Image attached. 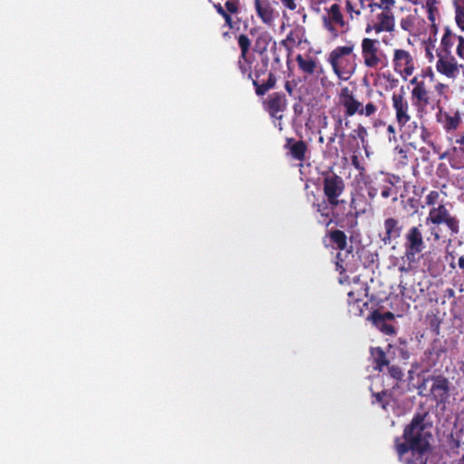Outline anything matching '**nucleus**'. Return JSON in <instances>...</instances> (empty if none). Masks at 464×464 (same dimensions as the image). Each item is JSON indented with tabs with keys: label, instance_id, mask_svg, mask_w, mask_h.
I'll list each match as a JSON object with an SVG mask.
<instances>
[{
	"label": "nucleus",
	"instance_id": "58836bf2",
	"mask_svg": "<svg viewBox=\"0 0 464 464\" xmlns=\"http://www.w3.org/2000/svg\"><path fill=\"white\" fill-rule=\"evenodd\" d=\"M362 8H355L352 0H345V11L349 14L350 18L353 20V15L360 16L362 14Z\"/></svg>",
	"mask_w": 464,
	"mask_h": 464
},
{
	"label": "nucleus",
	"instance_id": "7c9ffc66",
	"mask_svg": "<svg viewBox=\"0 0 464 464\" xmlns=\"http://www.w3.org/2000/svg\"><path fill=\"white\" fill-rule=\"evenodd\" d=\"M372 396L373 398L372 401V404L378 403L384 411H387V407L392 400V392L388 391H382L380 392H372Z\"/></svg>",
	"mask_w": 464,
	"mask_h": 464
},
{
	"label": "nucleus",
	"instance_id": "5fc2aeb1",
	"mask_svg": "<svg viewBox=\"0 0 464 464\" xmlns=\"http://www.w3.org/2000/svg\"><path fill=\"white\" fill-rule=\"evenodd\" d=\"M213 7L220 16L226 14V13L227 12V8L225 6H222L220 3H213Z\"/></svg>",
	"mask_w": 464,
	"mask_h": 464
},
{
	"label": "nucleus",
	"instance_id": "ea45409f",
	"mask_svg": "<svg viewBox=\"0 0 464 464\" xmlns=\"http://www.w3.org/2000/svg\"><path fill=\"white\" fill-rule=\"evenodd\" d=\"M440 192L437 190H431L426 197V205L430 207H436L435 205L440 201Z\"/></svg>",
	"mask_w": 464,
	"mask_h": 464
},
{
	"label": "nucleus",
	"instance_id": "de8ad7c7",
	"mask_svg": "<svg viewBox=\"0 0 464 464\" xmlns=\"http://www.w3.org/2000/svg\"><path fill=\"white\" fill-rule=\"evenodd\" d=\"M459 44L457 46L456 53L461 59L464 57V37L462 35L457 36Z\"/></svg>",
	"mask_w": 464,
	"mask_h": 464
},
{
	"label": "nucleus",
	"instance_id": "09e8293b",
	"mask_svg": "<svg viewBox=\"0 0 464 464\" xmlns=\"http://www.w3.org/2000/svg\"><path fill=\"white\" fill-rule=\"evenodd\" d=\"M407 204L411 209L414 210V212H417L420 206V199L416 198H409L407 200Z\"/></svg>",
	"mask_w": 464,
	"mask_h": 464
},
{
	"label": "nucleus",
	"instance_id": "052dcab7",
	"mask_svg": "<svg viewBox=\"0 0 464 464\" xmlns=\"http://www.w3.org/2000/svg\"><path fill=\"white\" fill-rule=\"evenodd\" d=\"M455 296V291L452 288H447L444 291V297L445 298H453Z\"/></svg>",
	"mask_w": 464,
	"mask_h": 464
},
{
	"label": "nucleus",
	"instance_id": "bb28decb",
	"mask_svg": "<svg viewBox=\"0 0 464 464\" xmlns=\"http://www.w3.org/2000/svg\"><path fill=\"white\" fill-rule=\"evenodd\" d=\"M349 140L351 141H357L360 140L362 143V146L366 149L368 146V130L366 127H364L362 123H358L353 129L350 134H349Z\"/></svg>",
	"mask_w": 464,
	"mask_h": 464
},
{
	"label": "nucleus",
	"instance_id": "3c124183",
	"mask_svg": "<svg viewBox=\"0 0 464 464\" xmlns=\"http://www.w3.org/2000/svg\"><path fill=\"white\" fill-rule=\"evenodd\" d=\"M407 262H408L407 264L403 263L398 266V270L401 273H409L413 269L412 264L414 262H410V261H407Z\"/></svg>",
	"mask_w": 464,
	"mask_h": 464
},
{
	"label": "nucleus",
	"instance_id": "e433bc0d",
	"mask_svg": "<svg viewBox=\"0 0 464 464\" xmlns=\"http://www.w3.org/2000/svg\"><path fill=\"white\" fill-rule=\"evenodd\" d=\"M452 37L453 34L451 33L450 29L447 27L441 38V45L443 50L448 53H450V50L453 46Z\"/></svg>",
	"mask_w": 464,
	"mask_h": 464
},
{
	"label": "nucleus",
	"instance_id": "2f4dec72",
	"mask_svg": "<svg viewBox=\"0 0 464 464\" xmlns=\"http://www.w3.org/2000/svg\"><path fill=\"white\" fill-rule=\"evenodd\" d=\"M453 6L456 24L464 32V0H453Z\"/></svg>",
	"mask_w": 464,
	"mask_h": 464
},
{
	"label": "nucleus",
	"instance_id": "cd10ccee",
	"mask_svg": "<svg viewBox=\"0 0 464 464\" xmlns=\"http://www.w3.org/2000/svg\"><path fill=\"white\" fill-rule=\"evenodd\" d=\"M253 85L256 88V93L258 96L265 95L270 89H273L276 86V78L273 72H269L268 79L264 83H259L258 80L253 79L252 80Z\"/></svg>",
	"mask_w": 464,
	"mask_h": 464
},
{
	"label": "nucleus",
	"instance_id": "6e6d98bb",
	"mask_svg": "<svg viewBox=\"0 0 464 464\" xmlns=\"http://www.w3.org/2000/svg\"><path fill=\"white\" fill-rule=\"evenodd\" d=\"M366 187H367V192H368L369 198L371 199L374 198L378 194V188L372 185H368V184H366Z\"/></svg>",
	"mask_w": 464,
	"mask_h": 464
},
{
	"label": "nucleus",
	"instance_id": "bf43d9fd",
	"mask_svg": "<svg viewBox=\"0 0 464 464\" xmlns=\"http://www.w3.org/2000/svg\"><path fill=\"white\" fill-rule=\"evenodd\" d=\"M294 113L296 116H299L303 112V107L300 103H295L293 106Z\"/></svg>",
	"mask_w": 464,
	"mask_h": 464
},
{
	"label": "nucleus",
	"instance_id": "c85d7f7f",
	"mask_svg": "<svg viewBox=\"0 0 464 464\" xmlns=\"http://www.w3.org/2000/svg\"><path fill=\"white\" fill-rule=\"evenodd\" d=\"M301 43L302 38L299 31L291 30L286 35V38L281 41V45L290 52L295 46L299 45Z\"/></svg>",
	"mask_w": 464,
	"mask_h": 464
},
{
	"label": "nucleus",
	"instance_id": "2eb2a0df",
	"mask_svg": "<svg viewBox=\"0 0 464 464\" xmlns=\"http://www.w3.org/2000/svg\"><path fill=\"white\" fill-rule=\"evenodd\" d=\"M440 102L441 101L435 102L437 106L435 109L438 110L436 112L437 122L440 123L447 132L456 130L461 123L460 113L458 111L454 112L444 111L440 106Z\"/></svg>",
	"mask_w": 464,
	"mask_h": 464
},
{
	"label": "nucleus",
	"instance_id": "e2e57ef3",
	"mask_svg": "<svg viewBox=\"0 0 464 464\" xmlns=\"http://www.w3.org/2000/svg\"><path fill=\"white\" fill-rule=\"evenodd\" d=\"M426 55L430 61H432L434 58L431 47L430 45L426 46Z\"/></svg>",
	"mask_w": 464,
	"mask_h": 464
},
{
	"label": "nucleus",
	"instance_id": "9d476101",
	"mask_svg": "<svg viewBox=\"0 0 464 464\" xmlns=\"http://www.w3.org/2000/svg\"><path fill=\"white\" fill-rule=\"evenodd\" d=\"M325 11L326 14L322 17L323 26L333 38H337L340 34L337 27H346L345 31L348 30L347 22L344 20L341 6L338 4H334Z\"/></svg>",
	"mask_w": 464,
	"mask_h": 464
},
{
	"label": "nucleus",
	"instance_id": "c03bdc74",
	"mask_svg": "<svg viewBox=\"0 0 464 464\" xmlns=\"http://www.w3.org/2000/svg\"><path fill=\"white\" fill-rule=\"evenodd\" d=\"M401 346L398 348V351L400 353V356L403 360H408L411 356L410 352L407 349V342L405 340H400Z\"/></svg>",
	"mask_w": 464,
	"mask_h": 464
},
{
	"label": "nucleus",
	"instance_id": "393cba45",
	"mask_svg": "<svg viewBox=\"0 0 464 464\" xmlns=\"http://www.w3.org/2000/svg\"><path fill=\"white\" fill-rule=\"evenodd\" d=\"M225 7L227 12L226 14L222 15V18L225 20V24L229 28L233 29L235 26V22L233 21L232 14H237L239 12V2L237 0H227L225 3Z\"/></svg>",
	"mask_w": 464,
	"mask_h": 464
},
{
	"label": "nucleus",
	"instance_id": "0eeeda50",
	"mask_svg": "<svg viewBox=\"0 0 464 464\" xmlns=\"http://www.w3.org/2000/svg\"><path fill=\"white\" fill-rule=\"evenodd\" d=\"M361 48L364 66L372 70H380L383 65L385 55L380 49L379 41L365 37L362 40Z\"/></svg>",
	"mask_w": 464,
	"mask_h": 464
},
{
	"label": "nucleus",
	"instance_id": "69168bd1",
	"mask_svg": "<svg viewBox=\"0 0 464 464\" xmlns=\"http://www.w3.org/2000/svg\"><path fill=\"white\" fill-rule=\"evenodd\" d=\"M452 168L459 169L464 166V162H450Z\"/></svg>",
	"mask_w": 464,
	"mask_h": 464
},
{
	"label": "nucleus",
	"instance_id": "aec40b11",
	"mask_svg": "<svg viewBox=\"0 0 464 464\" xmlns=\"http://www.w3.org/2000/svg\"><path fill=\"white\" fill-rule=\"evenodd\" d=\"M312 206L321 217V219H318V223L328 227L334 222V219L331 218V205L328 203V199L322 198L321 200L314 201Z\"/></svg>",
	"mask_w": 464,
	"mask_h": 464
},
{
	"label": "nucleus",
	"instance_id": "dca6fc26",
	"mask_svg": "<svg viewBox=\"0 0 464 464\" xmlns=\"http://www.w3.org/2000/svg\"><path fill=\"white\" fill-rule=\"evenodd\" d=\"M376 19L377 22L373 24H367L365 28L366 33L369 34L372 31H374L375 34H380L382 32L391 33L394 30L395 20L392 11H382L376 15Z\"/></svg>",
	"mask_w": 464,
	"mask_h": 464
},
{
	"label": "nucleus",
	"instance_id": "39448f33",
	"mask_svg": "<svg viewBox=\"0 0 464 464\" xmlns=\"http://www.w3.org/2000/svg\"><path fill=\"white\" fill-rule=\"evenodd\" d=\"M410 82L413 85L411 97L412 105L416 108L417 111L422 112L429 106L434 110L437 107L435 102L440 101V99L430 95L429 85L424 79L413 77Z\"/></svg>",
	"mask_w": 464,
	"mask_h": 464
},
{
	"label": "nucleus",
	"instance_id": "79ce46f5",
	"mask_svg": "<svg viewBox=\"0 0 464 464\" xmlns=\"http://www.w3.org/2000/svg\"><path fill=\"white\" fill-rule=\"evenodd\" d=\"M399 288L400 293L403 297L415 301L414 293L407 288L406 284L402 281V279L400 280Z\"/></svg>",
	"mask_w": 464,
	"mask_h": 464
},
{
	"label": "nucleus",
	"instance_id": "49530a36",
	"mask_svg": "<svg viewBox=\"0 0 464 464\" xmlns=\"http://www.w3.org/2000/svg\"><path fill=\"white\" fill-rule=\"evenodd\" d=\"M415 77H420V79H424L426 82L427 79H429L430 82H432L434 80V72L431 70V68H427L425 71H422V72L419 75H416Z\"/></svg>",
	"mask_w": 464,
	"mask_h": 464
},
{
	"label": "nucleus",
	"instance_id": "423d86ee",
	"mask_svg": "<svg viewBox=\"0 0 464 464\" xmlns=\"http://www.w3.org/2000/svg\"><path fill=\"white\" fill-rule=\"evenodd\" d=\"M404 256L407 261L416 262V256L420 254L426 247L421 224L411 227L404 235Z\"/></svg>",
	"mask_w": 464,
	"mask_h": 464
},
{
	"label": "nucleus",
	"instance_id": "c756f323",
	"mask_svg": "<svg viewBox=\"0 0 464 464\" xmlns=\"http://www.w3.org/2000/svg\"><path fill=\"white\" fill-rule=\"evenodd\" d=\"M381 196L383 198L392 197L393 201L397 199V191L394 189V182L391 177H385L382 179Z\"/></svg>",
	"mask_w": 464,
	"mask_h": 464
},
{
	"label": "nucleus",
	"instance_id": "680f3d73",
	"mask_svg": "<svg viewBox=\"0 0 464 464\" xmlns=\"http://www.w3.org/2000/svg\"><path fill=\"white\" fill-rule=\"evenodd\" d=\"M382 319L385 321L394 319V314L392 312H385L383 314L382 313Z\"/></svg>",
	"mask_w": 464,
	"mask_h": 464
},
{
	"label": "nucleus",
	"instance_id": "6e6552de",
	"mask_svg": "<svg viewBox=\"0 0 464 464\" xmlns=\"http://www.w3.org/2000/svg\"><path fill=\"white\" fill-rule=\"evenodd\" d=\"M392 63L394 72L404 80L411 76L416 69L415 57L411 52L402 48L393 50Z\"/></svg>",
	"mask_w": 464,
	"mask_h": 464
},
{
	"label": "nucleus",
	"instance_id": "6ab92c4d",
	"mask_svg": "<svg viewBox=\"0 0 464 464\" xmlns=\"http://www.w3.org/2000/svg\"><path fill=\"white\" fill-rule=\"evenodd\" d=\"M403 226L398 218H387L383 221L384 233L382 241L385 244H391L393 240L398 239L402 232Z\"/></svg>",
	"mask_w": 464,
	"mask_h": 464
},
{
	"label": "nucleus",
	"instance_id": "412c9836",
	"mask_svg": "<svg viewBox=\"0 0 464 464\" xmlns=\"http://www.w3.org/2000/svg\"><path fill=\"white\" fill-rule=\"evenodd\" d=\"M255 9L264 24H270L275 19V11L268 0H256Z\"/></svg>",
	"mask_w": 464,
	"mask_h": 464
},
{
	"label": "nucleus",
	"instance_id": "4c0bfd02",
	"mask_svg": "<svg viewBox=\"0 0 464 464\" xmlns=\"http://www.w3.org/2000/svg\"><path fill=\"white\" fill-rule=\"evenodd\" d=\"M387 367H388L389 375L392 379H394L396 381L402 380L404 373H403L402 370L401 369V367H399L397 365H391V366H387Z\"/></svg>",
	"mask_w": 464,
	"mask_h": 464
},
{
	"label": "nucleus",
	"instance_id": "774afa93",
	"mask_svg": "<svg viewBox=\"0 0 464 464\" xmlns=\"http://www.w3.org/2000/svg\"><path fill=\"white\" fill-rule=\"evenodd\" d=\"M264 72L265 71L256 70V72H255L256 79L258 80V78L260 77V75H262V73H264Z\"/></svg>",
	"mask_w": 464,
	"mask_h": 464
},
{
	"label": "nucleus",
	"instance_id": "f3484780",
	"mask_svg": "<svg viewBox=\"0 0 464 464\" xmlns=\"http://www.w3.org/2000/svg\"><path fill=\"white\" fill-rule=\"evenodd\" d=\"M438 57L439 59L436 63L437 71L448 78H457L459 73V67L463 66H459L456 59L451 55L443 56L440 53H438Z\"/></svg>",
	"mask_w": 464,
	"mask_h": 464
},
{
	"label": "nucleus",
	"instance_id": "9b49d317",
	"mask_svg": "<svg viewBox=\"0 0 464 464\" xmlns=\"http://www.w3.org/2000/svg\"><path fill=\"white\" fill-rule=\"evenodd\" d=\"M344 188L343 178L337 174L332 173L324 177L323 191L332 208H336L340 204L338 198L343 193Z\"/></svg>",
	"mask_w": 464,
	"mask_h": 464
},
{
	"label": "nucleus",
	"instance_id": "338daca9",
	"mask_svg": "<svg viewBox=\"0 0 464 464\" xmlns=\"http://www.w3.org/2000/svg\"><path fill=\"white\" fill-rule=\"evenodd\" d=\"M387 131L390 133V134H392L393 136L395 135V127L393 125H389L387 127Z\"/></svg>",
	"mask_w": 464,
	"mask_h": 464
},
{
	"label": "nucleus",
	"instance_id": "c9c22d12",
	"mask_svg": "<svg viewBox=\"0 0 464 464\" xmlns=\"http://www.w3.org/2000/svg\"><path fill=\"white\" fill-rule=\"evenodd\" d=\"M430 330L436 335L440 334L441 320L437 314L427 315Z\"/></svg>",
	"mask_w": 464,
	"mask_h": 464
},
{
	"label": "nucleus",
	"instance_id": "72a5a7b5",
	"mask_svg": "<svg viewBox=\"0 0 464 464\" xmlns=\"http://www.w3.org/2000/svg\"><path fill=\"white\" fill-rule=\"evenodd\" d=\"M237 43L241 51L240 59H244L245 62H246V55L250 49L251 41L247 35L240 34L237 37Z\"/></svg>",
	"mask_w": 464,
	"mask_h": 464
},
{
	"label": "nucleus",
	"instance_id": "f03ea898",
	"mask_svg": "<svg viewBox=\"0 0 464 464\" xmlns=\"http://www.w3.org/2000/svg\"><path fill=\"white\" fill-rule=\"evenodd\" d=\"M354 49L355 44L348 41L345 45L336 46L328 55L327 62L340 80H349L357 69V54Z\"/></svg>",
	"mask_w": 464,
	"mask_h": 464
},
{
	"label": "nucleus",
	"instance_id": "f704fd0d",
	"mask_svg": "<svg viewBox=\"0 0 464 464\" xmlns=\"http://www.w3.org/2000/svg\"><path fill=\"white\" fill-rule=\"evenodd\" d=\"M453 156L459 160H464V134L456 139L452 147Z\"/></svg>",
	"mask_w": 464,
	"mask_h": 464
},
{
	"label": "nucleus",
	"instance_id": "1a4fd4ad",
	"mask_svg": "<svg viewBox=\"0 0 464 464\" xmlns=\"http://www.w3.org/2000/svg\"><path fill=\"white\" fill-rule=\"evenodd\" d=\"M448 353L447 342L440 338L433 339L421 355V363L427 370L441 363L442 357Z\"/></svg>",
	"mask_w": 464,
	"mask_h": 464
},
{
	"label": "nucleus",
	"instance_id": "8fccbe9b",
	"mask_svg": "<svg viewBox=\"0 0 464 464\" xmlns=\"http://www.w3.org/2000/svg\"><path fill=\"white\" fill-rule=\"evenodd\" d=\"M281 4L285 7L286 9L290 11H294L297 7V4L295 0H280Z\"/></svg>",
	"mask_w": 464,
	"mask_h": 464
},
{
	"label": "nucleus",
	"instance_id": "5701e85b",
	"mask_svg": "<svg viewBox=\"0 0 464 464\" xmlns=\"http://www.w3.org/2000/svg\"><path fill=\"white\" fill-rule=\"evenodd\" d=\"M372 324L382 333L387 335H392L396 333L395 327L382 319V313L374 310L370 316Z\"/></svg>",
	"mask_w": 464,
	"mask_h": 464
},
{
	"label": "nucleus",
	"instance_id": "a211bd4d",
	"mask_svg": "<svg viewBox=\"0 0 464 464\" xmlns=\"http://www.w3.org/2000/svg\"><path fill=\"white\" fill-rule=\"evenodd\" d=\"M284 149L287 155L294 160L304 162L305 160L308 146L305 141L295 140L294 138H286Z\"/></svg>",
	"mask_w": 464,
	"mask_h": 464
},
{
	"label": "nucleus",
	"instance_id": "a18cd8bd",
	"mask_svg": "<svg viewBox=\"0 0 464 464\" xmlns=\"http://www.w3.org/2000/svg\"><path fill=\"white\" fill-rule=\"evenodd\" d=\"M243 61H245V60L240 59V58L238 59V62H237L238 69L240 70V72H242L243 75L247 74L248 78H252L250 67L248 65H246L245 63H243Z\"/></svg>",
	"mask_w": 464,
	"mask_h": 464
},
{
	"label": "nucleus",
	"instance_id": "7ed1b4c3",
	"mask_svg": "<svg viewBox=\"0 0 464 464\" xmlns=\"http://www.w3.org/2000/svg\"><path fill=\"white\" fill-rule=\"evenodd\" d=\"M425 224L430 226V234L437 242L441 239V225L446 226L450 236H456L460 231L459 219L442 203L430 208Z\"/></svg>",
	"mask_w": 464,
	"mask_h": 464
},
{
	"label": "nucleus",
	"instance_id": "864d4df0",
	"mask_svg": "<svg viewBox=\"0 0 464 464\" xmlns=\"http://www.w3.org/2000/svg\"><path fill=\"white\" fill-rule=\"evenodd\" d=\"M352 165L361 172L364 170V168L361 165L357 155H353L351 158Z\"/></svg>",
	"mask_w": 464,
	"mask_h": 464
},
{
	"label": "nucleus",
	"instance_id": "a19ab883",
	"mask_svg": "<svg viewBox=\"0 0 464 464\" xmlns=\"http://www.w3.org/2000/svg\"><path fill=\"white\" fill-rule=\"evenodd\" d=\"M420 139L422 141H424L425 143H427L428 145L430 146H433V142H432V132L427 128L425 127L424 125H421L420 126Z\"/></svg>",
	"mask_w": 464,
	"mask_h": 464
},
{
	"label": "nucleus",
	"instance_id": "37998d69",
	"mask_svg": "<svg viewBox=\"0 0 464 464\" xmlns=\"http://www.w3.org/2000/svg\"><path fill=\"white\" fill-rule=\"evenodd\" d=\"M394 5V0H380L379 3H375L373 5L382 9L383 11H391Z\"/></svg>",
	"mask_w": 464,
	"mask_h": 464
},
{
	"label": "nucleus",
	"instance_id": "0e129e2a",
	"mask_svg": "<svg viewBox=\"0 0 464 464\" xmlns=\"http://www.w3.org/2000/svg\"><path fill=\"white\" fill-rule=\"evenodd\" d=\"M458 266L459 269L464 273V256L459 257Z\"/></svg>",
	"mask_w": 464,
	"mask_h": 464
},
{
	"label": "nucleus",
	"instance_id": "20e7f679",
	"mask_svg": "<svg viewBox=\"0 0 464 464\" xmlns=\"http://www.w3.org/2000/svg\"><path fill=\"white\" fill-rule=\"evenodd\" d=\"M339 103L343 107V115L345 119L355 114L370 118L375 115L378 111V106L373 102H369L365 106H363L362 103L355 98L353 91L347 86L343 87L340 90ZM349 123L350 121L346 120L344 122L345 127H349Z\"/></svg>",
	"mask_w": 464,
	"mask_h": 464
},
{
	"label": "nucleus",
	"instance_id": "13d9d810",
	"mask_svg": "<svg viewBox=\"0 0 464 464\" xmlns=\"http://www.w3.org/2000/svg\"><path fill=\"white\" fill-rule=\"evenodd\" d=\"M295 84L290 81H286L285 83V89L289 95H293Z\"/></svg>",
	"mask_w": 464,
	"mask_h": 464
},
{
	"label": "nucleus",
	"instance_id": "4be33fe9",
	"mask_svg": "<svg viewBox=\"0 0 464 464\" xmlns=\"http://www.w3.org/2000/svg\"><path fill=\"white\" fill-rule=\"evenodd\" d=\"M326 237L329 238L330 244L337 250L343 251L347 247V236L340 229L331 228L326 230Z\"/></svg>",
	"mask_w": 464,
	"mask_h": 464
},
{
	"label": "nucleus",
	"instance_id": "4468645a",
	"mask_svg": "<svg viewBox=\"0 0 464 464\" xmlns=\"http://www.w3.org/2000/svg\"><path fill=\"white\" fill-rule=\"evenodd\" d=\"M392 108L395 111V118L398 125L403 128L410 121V105L401 89L399 92H393L392 96Z\"/></svg>",
	"mask_w": 464,
	"mask_h": 464
},
{
	"label": "nucleus",
	"instance_id": "f8f14e48",
	"mask_svg": "<svg viewBox=\"0 0 464 464\" xmlns=\"http://www.w3.org/2000/svg\"><path fill=\"white\" fill-rule=\"evenodd\" d=\"M429 380L431 382L430 396L433 401L440 405L449 402L450 397V382L442 374L431 375Z\"/></svg>",
	"mask_w": 464,
	"mask_h": 464
},
{
	"label": "nucleus",
	"instance_id": "b1692460",
	"mask_svg": "<svg viewBox=\"0 0 464 464\" xmlns=\"http://www.w3.org/2000/svg\"><path fill=\"white\" fill-rule=\"evenodd\" d=\"M370 354L373 361V368L382 372L384 367L389 366V360L386 353L381 347H371Z\"/></svg>",
	"mask_w": 464,
	"mask_h": 464
},
{
	"label": "nucleus",
	"instance_id": "ddd939ff",
	"mask_svg": "<svg viewBox=\"0 0 464 464\" xmlns=\"http://www.w3.org/2000/svg\"><path fill=\"white\" fill-rule=\"evenodd\" d=\"M287 104L286 96L282 92L269 94L263 103L265 111L270 117L279 121L283 119V113L286 111Z\"/></svg>",
	"mask_w": 464,
	"mask_h": 464
},
{
	"label": "nucleus",
	"instance_id": "603ef678",
	"mask_svg": "<svg viewBox=\"0 0 464 464\" xmlns=\"http://www.w3.org/2000/svg\"><path fill=\"white\" fill-rule=\"evenodd\" d=\"M434 89L439 96H442L445 95V91L448 89V85L442 82H438L435 84Z\"/></svg>",
	"mask_w": 464,
	"mask_h": 464
},
{
	"label": "nucleus",
	"instance_id": "a878e982",
	"mask_svg": "<svg viewBox=\"0 0 464 464\" xmlns=\"http://www.w3.org/2000/svg\"><path fill=\"white\" fill-rule=\"evenodd\" d=\"M296 63L299 69L307 74H314L316 70V60L311 56L304 57L302 54L296 56Z\"/></svg>",
	"mask_w": 464,
	"mask_h": 464
},
{
	"label": "nucleus",
	"instance_id": "473e14b6",
	"mask_svg": "<svg viewBox=\"0 0 464 464\" xmlns=\"http://www.w3.org/2000/svg\"><path fill=\"white\" fill-rule=\"evenodd\" d=\"M343 118L341 116H338L335 119V122H334V132L329 138V142H334L336 138L340 139V143L343 140H344L345 133H344V131L343 130Z\"/></svg>",
	"mask_w": 464,
	"mask_h": 464
},
{
	"label": "nucleus",
	"instance_id": "f257e3e1",
	"mask_svg": "<svg viewBox=\"0 0 464 464\" xmlns=\"http://www.w3.org/2000/svg\"><path fill=\"white\" fill-rule=\"evenodd\" d=\"M432 421L428 411H417L411 422L403 429L401 437L394 439V450L401 458L408 452L411 453L406 464H427L428 455L431 451Z\"/></svg>",
	"mask_w": 464,
	"mask_h": 464
},
{
	"label": "nucleus",
	"instance_id": "4d7b16f0",
	"mask_svg": "<svg viewBox=\"0 0 464 464\" xmlns=\"http://www.w3.org/2000/svg\"><path fill=\"white\" fill-rule=\"evenodd\" d=\"M425 190H426V187L414 186L412 192L418 198H421V196L423 195Z\"/></svg>",
	"mask_w": 464,
	"mask_h": 464
}]
</instances>
